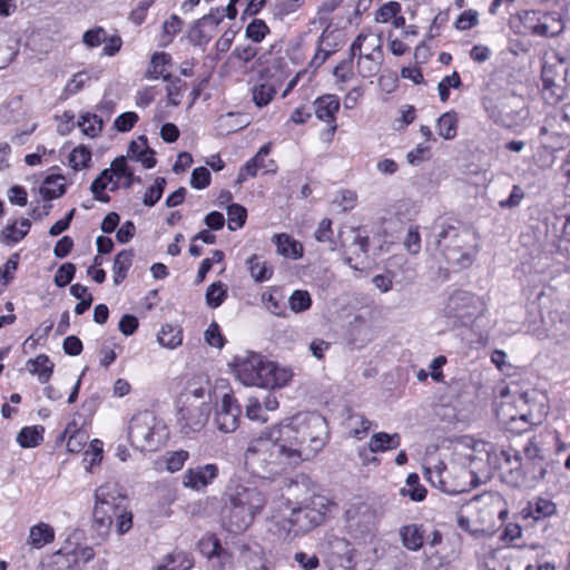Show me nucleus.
<instances>
[{"label":"nucleus","mask_w":570,"mask_h":570,"mask_svg":"<svg viewBox=\"0 0 570 570\" xmlns=\"http://www.w3.org/2000/svg\"><path fill=\"white\" fill-rule=\"evenodd\" d=\"M328 440L327 422L318 413L294 416L289 424L253 440L245 459L261 469L293 468L313 459Z\"/></svg>","instance_id":"obj_1"},{"label":"nucleus","mask_w":570,"mask_h":570,"mask_svg":"<svg viewBox=\"0 0 570 570\" xmlns=\"http://www.w3.org/2000/svg\"><path fill=\"white\" fill-rule=\"evenodd\" d=\"M433 240L429 246L454 269L470 267L479 252L478 235L461 223L441 222L433 226Z\"/></svg>","instance_id":"obj_2"},{"label":"nucleus","mask_w":570,"mask_h":570,"mask_svg":"<svg viewBox=\"0 0 570 570\" xmlns=\"http://www.w3.org/2000/svg\"><path fill=\"white\" fill-rule=\"evenodd\" d=\"M222 500L220 520L232 533L246 530L267 502L263 490L234 481L228 484Z\"/></svg>","instance_id":"obj_3"},{"label":"nucleus","mask_w":570,"mask_h":570,"mask_svg":"<svg viewBox=\"0 0 570 570\" xmlns=\"http://www.w3.org/2000/svg\"><path fill=\"white\" fill-rule=\"evenodd\" d=\"M117 532L124 534L132 527V513L128 510L126 495L117 482H106L95 490V505L92 510V529L105 539L112 524Z\"/></svg>","instance_id":"obj_4"},{"label":"nucleus","mask_w":570,"mask_h":570,"mask_svg":"<svg viewBox=\"0 0 570 570\" xmlns=\"http://www.w3.org/2000/svg\"><path fill=\"white\" fill-rule=\"evenodd\" d=\"M544 460H530L522 463L518 450H503L500 453L499 471L501 480L513 488L532 487L547 473Z\"/></svg>","instance_id":"obj_5"},{"label":"nucleus","mask_w":570,"mask_h":570,"mask_svg":"<svg viewBox=\"0 0 570 570\" xmlns=\"http://www.w3.org/2000/svg\"><path fill=\"white\" fill-rule=\"evenodd\" d=\"M167 435L166 425L150 411L135 414L128 426V440L140 451L158 449Z\"/></svg>","instance_id":"obj_6"},{"label":"nucleus","mask_w":570,"mask_h":570,"mask_svg":"<svg viewBox=\"0 0 570 570\" xmlns=\"http://www.w3.org/2000/svg\"><path fill=\"white\" fill-rule=\"evenodd\" d=\"M265 363H267V360L263 355L247 351L244 354L236 355L230 365L234 367L239 382L246 386L259 387Z\"/></svg>","instance_id":"obj_7"},{"label":"nucleus","mask_w":570,"mask_h":570,"mask_svg":"<svg viewBox=\"0 0 570 570\" xmlns=\"http://www.w3.org/2000/svg\"><path fill=\"white\" fill-rule=\"evenodd\" d=\"M210 405L208 402L184 403L178 413V424L185 435L199 432L208 422L210 414Z\"/></svg>","instance_id":"obj_8"},{"label":"nucleus","mask_w":570,"mask_h":570,"mask_svg":"<svg viewBox=\"0 0 570 570\" xmlns=\"http://www.w3.org/2000/svg\"><path fill=\"white\" fill-rule=\"evenodd\" d=\"M479 298L466 291L453 292L445 304L444 311L448 316L456 317L464 322L471 320L479 309Z\"/></svg>","instance_id":"obj_9"},{"label":"nucleus","mask_w":570,"mask_h":570,"mask_svg":"<svg viewBox=\"0 0 570 570\" xmlns=\"http://www.w3.org/2000/svg\"><path fill=\"white\" fill-rule=\"evenodd\" d=\"M240 413V405L237 401L232 395L225 394L215 414L217 429L224 433L234 432L239 424Z\"/></svg>","instance_id":"obj_10"},{"label":"nucleus","mask_w":570,"mask_h":570,"mask_svg":"<svg viewBox=\"0 0 570 570\" xmlns=\"http://www.w3.org/2000/svg\"><path fill=\"white\" fill-rule=\"evenodd\" d=\"M219 469L215 463H207L187 469L181 478L184 488L200 491L207 488L218 476Z\"/></svg>","instance_id":"obj_11"},{"label":"nucleus","mask_w":570,"mask_h":570,"mask_svg":"<svg viewBox=\"0 0 570 570\" xmlns=\"http://www.w3.org/2000/svg\"><path fill=\"white\" fill-rule=\"evenodd\" d=\"M425 475L431 484L448 494H459L465 491L463 484H458L449 479V471L444 463L439 462L433 468H428Z\"/></svg>","instance_id":"obj_12"},{"label":"nucleus","mask_w":570,"mask_h":570,"mask_svg":"<svg viewBox=\"0 0 570 570\" xmlns=\"http://www.w3.org/2000/svg\"><path fill=\"white\" fill-rule=\"evenodd\" d=\"M325 518L323 510H316L314 507L305 505L293 510L289 522L297 527L299 531L307 532L320 525Z\"/></svg>","instance_id":"obj_13"},{"label":"nucleus","mask_w":570,"mask_h":570,"mask_svg":"<svg viewBox=\"0 0 570 570\" xmlns=\"http://www.w3.org/2000/svg\"><path fill=\"white\" fill-rule=\"evenodd\" d=\"M315 116L320 120L331 125L328 131L333 135L336 130L335 119L340 110V99L335 95H324L314 101Z\"/></svg>","instance_id":"obj_14"},{"label":"nucleus","mask_w":570,"mask_h":570,"mask_svg":"<svg viewBox=\"0 0 570 570\" xmlns=\"http://www.w3.org/2000/svg\"><path fill=\"white\" fill-rule=\"evenodd\" d=\"M262 381L259 387L279 389L288 383L292 377L291 370L281 367L278 364L268 361L262 370Z\"/></svg>","instance_id":"obj_15"},{"label":"nucleus","mask_w":570,"mask_h":570,"mask_svg":"<svg viewBox=\"0 0 570 570\" xmlns=\"http://www.w3.org/2000/svg\"><path fill=\"white\" fill-rule=\"evenodd\" d=\"M171 66V56L167 52H155L149 62V67L145 72V78L147 79H158L163 78V80L170 79V72L167 71V68Z\"/></svg>","instance_id":"obj_16"},{"label":"nucleus","mask_w":570,"mask_h":570,"mask_svg":"<svg viewBox=\"0 0 570 570\" xmlns=\"http://www.w3.org/2000/svg\"><path fill=\"white\" fill-rule=\"evenodd\" d=\"M53 540V528L48 523L39 522L30 528L27 543L35 549H41Z\"/></svg>","instance_id":"obj_17"},{"label":"nucleus","mask_w":570,"mask_h":570,"mask_svg":"<svg viewBox=\"0 0 570 570\" xmlns=\"http://www.w3.org/2000/svg\"><path fill=\"white\" fill-rule=\"evenodd\" d=\"M402 544L411 551L421 549L424 542V530L419 524H407L400 528L399 531Z\"/></svg>","instance_id":"obj_18"},{"label":"nucleus","mask_w":570,"mask_h":570,"mask_svg":"<svg viewBox=\"0 0 570 570\" xmlns=\"http://www.w3.org/2000/svg\"><path fill=\"white\" fill-rule=\"evenodd\" d=\"M273 242L276 245L277 253L284 257L297 259L303 254L302 244L287 234L274 235Z\"/></svg>","instance_id":"obj_19"},{"label":"nucleus","mask_w":570,"mask_h":570,"mask_svg":"<svg viewBox=\"0 0 570 570\" xmlns=\"http://www.w3.org/2000/svg\"><path fill=\"white\" fill-rule=\"evenodd\" d=\"M401 444L399 433L389 434L386 432L374 433L368 441V450L373 453L385 452L397 449Z\"/></svg>","instance_id":"obj_20"},{"label":"nucleus","mask_w":570,"mask_h":570,"mask_svg":"<svg viewBox=\"0 0 570 570\" xmlns=\"http://www.w3.org/2000/svg\"><path fill=\"white\" fill-rule=\"evenodd\" d=\"M63 179L61 175L48 176L39 189L42 198L45 200H51L62 196L66 191L65 184L62 183Z\"/></svg>","instance_id":"obj_21"},{"label":"nucleus","mask_w":570,"mask_h":570,"mask_svg":"<svg viewBox=\"0 0 570 570\" xmlns=\"http://www.w3.org/2000/svg\"><path fill=\"white\" fill-rule=\"evenodd\" d=\"M132 257L134 254L130 249H124L116 255L112 265L114 283L116 285L120 284L127 277V273L132 263Z\"/></svg>","instance_id":"obj_22"},{"label":"nucleus","mask_w":570,"mask_h":570,"mask_svg":"<svg viewBox=\"0 0 570 570\" xmlns=\"http://www.w3.org/2000/svg\"><path fill=\"white\" fill-rule=\"evenodd\" d=\"M45 429L41 425L26 426L17 435L21 448H35L43 441Z\"/></svg>","instance_id":"obj_23"},{"label":"nucleus","mask_w":570,"mask_h":570,"mask_svg":"<svg viewBox=\"0 0 570 570\" xmlns=\"http://www.w3.org/2000/svg\"><path fill=\"white\" fill-rule=\"evenodd\" d=\"M548 125L557 127L559 135H570V104L548 115Z\"/></svg>","instance_id":"obj_24"},{"label":"nucleus","mask_w":570,"mask_h":570,"mask_svg":"<svg viewBox=\"0 0 570 570\" xmlns=\"http://www.w3.org/2000/svg\"><path fill=\"white\" fill-rule=\"evenodd\" d=\"M246 265L250 273V276L257 283L268 281L273 275V269L267 266L265 261H262L257 255H252L247 261Z\"/></svg>","instance_id":"obj_25"},{"label":"nucleus","mask_w":570,"mask_h":570,"mask_svg":"<svg viewBox=\"0 0 570 570\" xmlns=\"http://www.w3.org/2000/svg\"><path fill=\"white\" fill-rule=\"evenodd\" d=\"M556 511V504L551 500L544 498H537L533 502H529L528 505V515L534 520L551 517Z\"/></svg>","instance_id":"obj_26"},{"label":"nucleus","mask_w":570,"mask_h":570,"mask_svg":"<svg viewBox=\"0 0 570 570\" xmlns=\"http://www.w3.org/2000/svg\"><path fill=\"white\" fill-rule=\"evenodd\" d=\"M436 127L439 135L446 140L453 139L458 130V115L454 111L444 112L439 117Z\"/></svg>","instance_id":"obj_27"},{"label":"nucleus","mask_w":570,"mask_h":570,"mask_svg":"<svg viewBox=\"0 0 570 570\" xmlns=\"http://www.w3.org/2000/svg\"><path fill=\"white\" fill-rule=\"evenodd\" d=\"M563 30V23L559 17L549 13H542L539 30L537 36L554 37Z\"/></svg>","instance_id":"obj_28"},{"label":"nucleus","mask_w":570,"mask_h":570,"mask_svg":"<svg viewBox=\"0 0 570 570\" xmlns=\"http://www.w3.org/2000/svg\"><path fill=\"white\" fill-rule=\"evenodd\" d=\"M109 183H112V174L110 173V169L106 168L90 185V191L95 199L102 203H108L110 200V197L104 194V190L107 188Z\"/></svg>","instance_id":"obj_29"},{"label":"nucleus","mask_w":570,"mask_h":570,"mask_svg":"<svg viewBox=\"0 0 570 570\" xmlns=\"http://www.w3.org/2000/svg\"><path fill=\"white\" fill-rule=\"evenodd\" d=\"M159 344L167 348H175L183 342L180 330L167 324L161 327L157 335Z\"/></svg>","instance_id":"obj_30"},{"label":"nucleus","mask_w":570,"mask_h":570,"mask_svg":"<svg viewBox=\"0 0 570 570\" xmlns=\"http://www.w3.org/2000/svg\"><path fill=\"white\" fill-rule=\"evenodd\" d=\"M78 126L86 136L94 138L102 130L104 121L97 115L87 112L80 116Z\"/></svg>","instance_id":"obj_31"},{"label":"nucleus","mask_w":570,"mask_h":570,"mask_svg":"<svg viewBox=\"0 0 570 570\" xmlns=\"http://www.w3.org/2000/svg\"><path fill=\"white\" fill-rule=\"evenodd\" d=\"M519 21L522 23L524 33H531L537 36L539 30L542 13L537 10H523L517 14Z\"/></svg>","instance_id":"obj_32"},{"label":"nucleus","mask_w":570,"mask_h":570,"mask_svg":"<svg viewBox=\"0 0 570 570\" xmlns=\"http://www.w3.org/2000/svg\"><path fill=\"white\" fill-rule=\"evenodd\" d=\"M275 94V87L267 82L256 85L252 90L253 101L257 107L267 106L272 101Z\"/></svg>","instance_id":"obj_33"},{"label":"nucleus","mask_w":570,"mask_h":570,"mask_svg":"<svg viewBox=\"0 0 570 570\" xmlns=\"http://www.w3.org/2000/svg\"><path fill=\"white\" fill-rule=\"evenodd\" d=\"M165 81L168 82L166 87L168 104L170 106H178L181 101L186 82L178 77H173L171 75L170 79Z\"/></svg>","instance_id":"obj_34"},{"label":"nucleus","mask_w":570,"mask_h":570,"mask_svg":"<svg viewBox=\"0 0 570 570\" xmlns=\"http://www.w3.org/2000/svg\"><path fill=\"white\" fill-rule=\"evenodd\" d=\"M288 305L292 312L302 313L312 305V297L307 291L296 289L288 298Z\"/></svg>","instance_id":"obj_35"},{"label":"nucleus","mask_w":570,"mask_h":570,"mask_svg":"<svg viewBox=\"0 0 570 570\" xmlns=\"http://www.w3.org/2000/svg\"><path fill=\"white\" fill-rule=\"evenodd\" d=\"M227 296V288L222 282L209 285L206 291V303L209 307L216 308L222 305Z\"/></svg>","instance_id":"obj_36"},{"label":"nucleus","mask_w":570,"mask_h":570,"mask_svg":"<svg viewBox=\"0 0 570 570\" xmlns=\"http://www.w3.org/2000/svg\"><path fill=\"white\" fill-rule=\"evenodd\" d=\"M212 38L213 32L198 20L188 32V39L194 46H206Z\"/></svg>","instance_id":"obj_37"},{"label":"nucleus","mask_w":570,"mask_h":570,"mask_svg":"<svg viewBox=\"0 0 570 570\" xmlns=\"http://www.w3.org/2000/svg\"><path fill=\"white\" fill-rule=\"evenodd\" d=\"M32 362L33 372L38 374L41 383L48 382L53 371V363L45 354L38 355Z\"/></svg>","instance_id":"obj_38"},{"label":"nucleus","mask_w":570,"mask_h":570,"mask_svg":"<svg viewBox=\"0 0 570 570\" xmlns=\"http://www.w3.org/2000/svg\"><path fill=\"white\" fill-rule=\"evenodd\" d=\"M333 235L332 220L328 218L322 219L314 233L315 239L320 243H328L330 249L334 250L336 248V243L333 239Z\"/></svg>","instance_id":"obj_39"},{"label":"nucleus","mask_w":570,"mask_h":570,"mask_svg":"<svg viewBox=\"0 0 570 570\" xmlns=\"http://www.w3.org/2000/svg\"><path fill=\"white\" fill-rule=\"evenodd\" d=\"M91 160V151L85 146L75 148L69 155V164L75 170L86 168Z\"/></svg>","instance_id":"obj_40"},{"label":"nucleus","mask_w":570,"mask_h":570,"mask_svg":"<svg viewBox=\"0 0 570 570\" xmlns=\"http://www.w3.org/2000/svg\"><path fill=\"white\" fill-rule=\"evenodd\" d=\"M188 458L189 453L185 450L167 452L164 456L166 469L171 473L177 472L183 469Z\"/></svg>","instance_id":"obj_41"},{"label":"nucleus","mask_w":570,"mask_h":570,"mask_svg":"<svg viewBox=\"0 0 570 570\" xmlns=\"http://www.w3.org/2000/svg\"><path fill=\"white\" fill-rule=\"evenodd\" d=\"M227 216H228V228L230 230H236L237 228H240L247 217L246 209L238 205V204H232L227 208Z\"/></svg>","instance_id":"obj_42"},{"label":"nucleus","mask_w":570,"mask_h":570,"mask_svg":"<svg viewBox=\"0 0 570 570\" xmlns=\"http://www.w3.org/2000/svg\"><path fill=\"white\" fill-rule=\"evenodd\" d=\"M462 85L460 76L456 71H453L450 76H445L438 83V91L440 96V100L442 102L448 101L450 97V88H459Z\"/></svg>","instance_id":"obj_43"},{"label":"nucleus","mask_w":570,"mask_h":570,"mask_svg":"<svg viewBox=\"0 0 570 570\" xmlns=\"http://www.w3.org/2000/svg\"><path fill=\"white\" fill-rule=\"evenodd\" d=\"M166 186V179L164 177H158L155 179V184L150 186L144 196L142 203L148 207H153L156 203L161 198L164 189Z\"/></svg>","instance_id":"obj_44"},{"label":"nucleus","mask_w":570,"mask_h":570,"mask_svg":"<svg viewBox=\"0 0 570 570\" xmlns=\"http://www.w3.org/2000/svg\"><path fill=\"white\" fill-rule=\"evenodd\" d=\"M245 33L248 39L258 43L269 33V28L264 20L254 19L247 24Z\"/></svg>","instance_id":"obj_45"},{"label":"nucleus","mask_w":570,"mask_h":570,"mask_svg":"<svg viewBox=\"0 0 570 570\" xmlns=\"http://www.w3.org/2000/svg\"><path fill=\"white\" fill-rule=\"evenodd\" d=\"M262 301L265 304L267 311L272 314L281 317L286 316V306L282 298H278L274 293H264Z\"/></svg>","instance_id":"obj_46"},{"label":"nucleus","mask_w":570,"mask_h":570,"mask_svg":"<svg viewBox=\"0 0 570 570\" xmlns=\"http://www.w3.org/2000/svg\"><path fill=\"white\" fill-rule=\"evenodd\" d=\"M208 402L210 405L212 402V390L208 385L206 386H197L191 387L189 386L188 394L186 395L185 403H202V402Z\"/></svg>","instance_id":"obj_47"},{"label":"nucleus","mask_w":570,"mask_h":570,"mask_svg":"<svg viewBox=\"0 0 570 570\" xmlns=\"http://www.w3.org/2000/svg\"><path fill=\"white\" fill-rule=\"evenodd\" d=\"M523 454L525 456V461L544 460L541 442L537 436L533 435L528 438L525 444L523 445Z\"/></svg>","instance_id":"obj_48"},{"label":"nucleus","mask_w":570,"mask_h":570,"mask_svg":"<svg viewBox=\"0 0 570 570\" xmlns=\"http://www.w3.org/2000/svg\"><path fill=\"white\" fill-rule=\"evenodd\" d=\"M76 273V266L72 263L62 264L53 277V282L57 287L67 286L73 278Z\"/></svg>","instance_id":"obj_49"},{"label":"nucleus","mask_w":570,"mask_h":570,"mask_svg":"<svg viewBox=\"0 0 570 570\" xmlns=\"http://www.w3.org/2000/svg\"><path fill=\"white\" fill-rule=\"evenodd\" d=\"M401 11V4L396 1H390L380 7L376 11L375 20L386 23Z\"/></svg>","instance_id":"obj_50"},{"label":"nucleus","mask_w":570,"mask_h":570,"mask_svg":"<svg viewBox=\"0 0 570 570\" xmlns=\"http://www.w3.org/2000/svg\"><path fill=\"white\" fill-rule=\"evenodd\" d=\"M403 245L412 255H416L421 250V236L417 227L411 226L407 229V233L403 239Z\"/></svg>","instance_id":"obj_51"},{"label":"nucleus","mask_w":570,"mask_h":570,"mask_svg":"<svg viewBox=\"0 0 570 570\" xmlns=\"http://www.w3.org/2000/svg\"><path fill=\"white\" fill-rule=\"evenodd\" d=\"M107 40V32L104 28L97 27L87 30L82 36L83 43L89 48L98 47Z\"/></svg>","instance_id":"obj_52"},{"label":"nucleus","mask_w":570,"mask_h":570,"mask_svg":"<svg viewBox=\"0 0 570 570\" xmlns=\"http://www.w3.org/2000/svg\"><path fill=\"white\" fill-rule=\"evenodd\" d=\"M26 236V230H20L17 223L8 225L0 234V240L7 245L16 244Z\"/></svg>","instance_id":"obj_53"},{"label":"nucleus","mask_w":570,"mask_h":570,"mask_svg":"<svg viewBox=\"0 0 570 570\" xmlns=\"http://www.w3.org/2000/svg\"><path fill=\"white\" fill-rule=\"evenodd\" d=\"M210 184V173L206 167H197L190 176V185L196 189H204Z\"/></svg>","instance_id":"obj_54"},{"label":"nucleus","mask_w":570,"mask_h":570,"mask_svg":"<svg viewBox=\"0 0 570 570\" xmlns=\"http://www.w3.org/2000/svg\"><path fill=\"white\" fill-rule=\"evenodd\" d=\"M137 121L138 115L134 111H127L115 119L114 126L118 131L126 132L129 131Z\"/></svg>","instance_id":"obj_55"},{"label":"nucleus","mask_w":570,"mask_h":570,"mask_svg":"<svg viewBox=\"0 0 570 570\" xmlns=\"http://www.w3.org/2000/svg\"><path fill=\"white\" fill-rule=\"evenodd\" d=\"M362 60L370 62V67L365 69L361 67V75L363 77H372L380 70L381 57H376L373 52L366 55L358 53V61Z\"/></svg>","instance_id":"obj_56"},{"label":"nucleus","mask_w":570,"mask_h":570,"mask_svg":"<svg viewBox=\"0 0 570 570\" xmlns=\"http://www.w3.org/2000/svg\"><path fill=\"white\" fill-rule=\"evenodd\" d=\"M205 341L214 347L222 348L225 340L220 334V328L217 323H212L205 332Z\"/></svg>","instance_id":"obj_57"},{"label":"nucleus","mask_w":570,"mask_h":570,"mask_svg":"<svg viewBox=\"0 0 570 570\" xmlns=\"http://www.w3.org/2000/svg\"><path fill=\"white\" fill-rule=\"evenodd\" d=\"M89 79L87 72L80 71L72 76L65 87V94L75 95L80 91L85 82Z\"/></svg>","instance_id":"obj_58"},{"label":"nucleus","mask_w":570,"mask_h":570,"mask_svg":"<svg viewBox=\"0 0 570 570\" xmlns=\"http://www.w3.org/2000/svg\"><path fill=\"white\" fill-rule=\"evenodd\" d=\"M353 233L354 237L353 243L350 246V249H352V253L355 254L357 257H360L361 255L366 256L368 249V237L361 235L358 229L353 230Z\"/></svg>","instance_id":"obj_59"},{"label":"nucleus","mask_w":570,"mask_h":570,"mask_svg":"<svg viewBox=\"0 0 570 570\" xmlns=\"http://www.w3.org/2000/svg\"><path fill=\"white\" fill-rule=\"evenodd\" d=\"M294 560L303 570H314L320 566V559L316 554L308 556L305 552H296Z\"/></svg>","instance_id":"obj_60"},{"label":"nucleus","mask_w":570,"mask_h":570,"mask_svg":"<svg viewBox=\"0 0 570 570\" xmlns=\"http://www.w3.org/2000/svg\"><path fill=\"white\" fill-rule=\"evenodd\" d=\"M181 26L183 21L176 14H171L170 18L164 22L163 30L164 35L167 37L166 42H169L171 38L180 31Z\"/></svg>","instance_id":"obj_61"},{"label":"nucleus","mask_w":570,"mask_h":570,"mask_svg":"<svg viewBox=\"0 0 570 570\" xmlns=\"http://www.w3.org/2000/svg\"><path fill=\"white\" fill-rule=\"evenodd\" d=\"M138 318L131 314H125L119 321L118 328L126 335H132L138 328Z\"/></svg>","instance_id":"obj_62"},{"label":"nucleus","mask_w":570,"mask_h":570,"mask_svg":"<svg viewBox=\"0 0 570 570\" xmlns=\"http://www.w3.org/2000/svg\"><path fill=\"white\" fill-rule=\"evenodd\" d=\"M109 169L112 174V177L117 176L120 178L125 176H131V169L129 168L125 156L115 158Z\"/></svg>","instance_id":"obj_63"},{"label":"nucleus","mask_w":570,"mask_h":570,"mask_svg":"<svg viewBox=\"0 0 570 570\" xmlns=\"http://www.w3.org/2000/svg\"><path fill=\"white\" fill-rule=\"evenodd\" d=\"M62 347L66 354L77 356L82 351V343L77 336L70 335L63 340Z\"/></svg>","instance_id":"obj_64"}]
</instances>
